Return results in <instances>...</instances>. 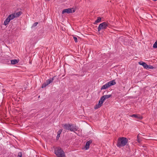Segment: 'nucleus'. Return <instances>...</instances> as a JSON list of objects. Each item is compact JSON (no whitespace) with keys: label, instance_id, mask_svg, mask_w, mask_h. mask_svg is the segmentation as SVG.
<instances>
[{"label":"nucleus","instance_id":"obj_1","mask_svg":"<svg viewBox=\"0 0 157 157\" xmlns=\"http://www.w3.org/2000/svg\"><path fill=\"white\" fill-rule=\"evenodd\" d=\"M128 141V140L126 137H119L117 139V146L119 147H124L127 144Z\"/></svg>","mask_w":157,"mask_h":157},{"label":"nucleus","instance_id":"obj_2","mask_svg":"<svg viewBox=\"0 0 157 157\" xmlns=\"http://www.w3.org/2000/svg\"><path fill=\"white\" fill-rule=\"evenodd\" d=\"M54 153L57 157H66L64 151L59 147H56L55 149Z\"/></svg>","mask_w":157,"mask_h":157},{"label":"nucleus","instance_id":"obj_3","mask_svg":"<svg viewBox=\"0 0 157 157\" xmlns=\"http://www.w3.org/2000/svg\"><path fill=\"white\" fill-rule=\"evenodd\" d=\"M63 127L66 130H70L71 132H74L76 130V128L73 126L72 124H63Z\"/></svg>","mask_w":157,"mask_h":157},{"label":"nucleus","instance_id":"obj_4","mask_svg":"<svg viewBox=\"0 0 157 157\" xmlns=\"http://www.w3.org/2000/svg\"><path fill=\"white\" fill-rule=\"evenodd\" d=\"M109 24L108 22H104L101 23L98 28V31L99 32L101 30H105L109 26Z\"/></svg>","mask_w":157,"mask_h":157},{"label":"nucleus","instance_id":"obj_5","mask_svg":"<svg viewBox=\"0 0 157 157\" xmlns=\"http://www.w3.org/2000/svg\"><path fill=\"white\" fill-rule=\"evenodd\" d=\"M75 11V10L73 8H69L64 9L62 12V13L64 14L65 13H74Z\"/></svg>","mask_w":157,"mask_h":157},{"label":"nucleus","instance_id":"obj_6","mask_svg":"<svg viewBox=\"0 0 157 157\" xmlns=\"http://www.w3.org/2000/svg\"><path fill=\"white\" fill-rule=\"evenodd\" d=\"M130 116L132 117H134L138 120H141L143 118L142 116L138 114H133L131 115Z\"/></svg>","mask_w":157,"mask_h":157},{"label":"nucleus","instance_id":"obj_7","mask_svg":"<svg viewBox=\"0 0 157 157\" xmlns=\"http://www.w3.org/2000/svg\"><path fill=\"white\" fill-rule=\"evenodd\" d=\"M112 96L111 94L105 95H103L101 97V100H102L103 101H105V100L108 99Z\"/></svg>","mask_w":157,"mask_h":157},{"label":"nucleus","instance_id":"obj_8","mask_svg":"<svg viewBox=\"0 0 157 157\" xmlns=\"http://www.w3.org/2000/svg\"><path fill=\"white\" fill-rule=\"evenodd\" d=\"M92 140H90L86 142L85 145V149L86 150H87L89 148L90 145V144L92 143Z\"/></svg>","mask_w":157,"mask_h":157},{"label":"nucleus","instance_id":"obj_9","mask_svg":"<svg viewBox=\"0 0 157 157\" xmlns=\"http://www.w3.org/2000/svg\"><path fill=\"white\" fill-rule=\"evenodd\" d=\"M107 83L109 87L116 84V82L115 81V80H113Z\"/></svg>","mask_w":157,"mask_h":157},{"label":"nucleus","instance_id":"obj_10","mask_svg":"<svg viewBox=\"0 0 157 157\" xmlns=\"http://www.w3.org/2000/svg\"><path fill=\"white\" fill-rule=\"evenodd\" d=\"M139 64L143 66L144 68H145V69H147L148 68V65L146 63L143 61H141L139 62Z\"/></svg>","mask_w":157,"mask_h":157},{"label":"nucleus","instance_id":"obj_11","mask_svg":"<svg viewBox=\"0 0 157 157\" xmlns=\"http://www.w3.org/2000/svg\"><path fill=\"white\" fill-rule=\"evenodd\" d=\"M56 77V76H55L52 78H50L49 79H48V80H47L46 82H45L46 85H47L48 86L49 84L51 83L52 82L53 80H54V78Z\"/></svg>","mask_w":157,"mask_h":157},{"label":"nucleus","instance_id":"obj_12","mask_svg":"<svg viewBox=\"0 0 157 157\" xmlns=\"http://www.w3.org/2000/svg\"><path fill=\"white\" fill-rule=\"evenodd\" d=\"M11 20V19H9L8 18V17L5 20L4 22V25H8L10 21Z\"/></svg>","mask_w":157,"mask_h":157},{"label":"nucleus","instance_id":"obj_13","mask_svg":"<svg viewBox=\"0 0 157 157\" xmlns=\"http://www.w3.org/2000/svg\"><path fill=\"white\" fill-rule=\"evenodd\" d=\"M22 14V12L21 11H19L15 13H14L15 17H18L20 16Z\"/></svg>","mask_w":157,"mask_h":157},{"label":"nucleus","instance_id":"obj_14","mask_svg":"<svg viewBox=\"0 0 157 157\" xmlns=\"http://www.w3.org/2000/svg\"><path fill=\"white\" fill-rule=\"evenodd\" d=\"M101 18L100 17H97V19L95 21L94 24H96L98 23L101 22Z\"/></svg>","mask_w":157,"mask_h":157},{"label":"nucleus","instance_id":"obj_15","mask_svg":"<svg viewBox=\"0 0 157 157\" xmlns=\"http://www.w3.org/2000/svg\"><path fill=\"white\" fill-rule=\"evenodd\" d=\"M18 61L16 59H13L10 60V63L12 64H15L17 63Z\"/></svg>","mask_w":157,"mask_h":157},{"label":"nucleus","instance_id":"obj_16","mask_svg":"<svg viewBox=\"0 0 157 157\" xmlns=\"http://www.w3.org/2000/svg\"><path fill=\"white\" fill-rule=\"evenodd\" d=\"M109 86L106 83L105 85H103L101 88V90H102L103 89H106L108 87H109Z\"/></svg>","mask_w":157,"mask_h":157},{"label":"nucleus","instance_id":"obj_17","mask_svg":"<svg viewBox=\"0 0 157 157\" xmlns=\"http://www.w3.org/2000/svg\"><path fill=\"white\" fill-rule=\"evenodd\" d=\"M8 17V18L11 19V20L15 18V16H14V14H12L9 15Z\"/></svg>","mask_w":157,"mask_h":157},{"label":"nucleus","instance_id":"obj_18","mask_svg":"<svg viewBox=\"0 0 157 157\" xmlns=\"http://www.w3.org/2000/svg\"><path fill=\"white\" fill-rule=\"evenodd\" d=\"M101 106L100 104H97L94 106V108L95 109H97L100 108Z\"/></svg>","mask_w":157,"mask_h":157},{"label":"nucleus","instance_id":"obj_19","mask_svg":"<svg viewBox=\"0 0 157 157\" xmlns=\"http://www.w3.org/2000/svg\"><path fill=\"white\" fill-rule=\"evenodd\" d=\"M104 102V101H103V100H101V98L98 104H100V105H101V106L102 105L103 103Z\"/></svg>","mask_w":157,"mask_h":157},{"label":"nucleus","instance_id":"obj_20","mask_svg":"<svg viewBox=\"0 0 157 157\" xmlns=\"http://www.w3.org/2000/svg\"><path fill=\"white\" fill-rule=\"evenodd\" d=\"M137 142L139 143H140L141 142V140L140 138V137L139 136V134H138L137 135Z\"/></svg>","mask_w":157,"mask_h":157},{"label":"nucleus","instance_id":"obj_21","mask_svg":"<svg viewBox=\"0 0 157 157\" xmlns=\"http://www.w3.org/2000/svg\"><path fill=\"white\" fill-rule=\"evenodd\" d=\"M153 48H157V40L156 41L153 45Z\"/></svg>","mask_w":157,"mask_h":157},{"label":"nucleus","instance_id":"obj_22","mask_svg":"<svg viewBox=\"0 0 157 157\" xmlns=\"http://www.w3.org/2000/svg\"><path fill=\"white\" fill-rule=\"evenodd\" d=\"M47 86V85H46V83L45 82L42 84V86H41V88H44L46 87Z\"/></svg>","mask_w":157,"mask_h":157},{"label":"nucleus","instance_id":"obj_23","mask_svg":"<svg viewBox=\"0 0 157 157\" xmlns=\"http://www.w3.org/2000/svg\"><path fill=\"white\" fill-rule=\"evenodd\" d=\"M63 131V129H59L58 131L57 132V134H59V135H60V134H61L62 131Z\"/></svg>","mask_w":157,"mask_h":157},{"label":"nucleus","instance_id":"obj_24","mask_svg":"<svg viewBox=\"0 0 157 157\" xmlns=\"http://www.w3.org/2000/svg\"><path fill=\"white\" fill-rule=\"evenodd\" d=\"M17 156L19 157H21L22 156V154L21 152H19L17 154Z\"/></svg>","mask_w":157,"mask_h":157},{"label":"nucleus","instance_id":"obj_25","mask_svg":"<svg viewBox=\"0 0 157 157\" xmlns=\"http://www.w3.org/2000/svg\"><path fill=\"white\" fill-rule=\"evenodd\" d=\"M38 24V23L37 22H36L34 23L33 24V25H32V27H35Z\"/></svg>","mask_w":157,"mask_h":157},{"label":"nucleus","instance_id":"obj_26","mask_svg":"<svg viewBox=\"0 0 157 157\" xmlns=\"http://www.w3.org/2000/svg\"><path fill=\"white\" fill-rule=\"evenodd\" d=\"M10 59H6V62L7 63V64H10Z\"/></svg>","mask_w":157,"mask_h":157},{"label":"nucleus","instance_id":"obj_27","mask_svg":"<svg viewBox=\"0 0 157 157\" xmlns=\"http://www.w3.org/2000/svg\"><path fill=\"white\" fill-rule=\"evenodd\" d=\"M148 69H153L154 68V67L151 65H148Z\"/></svg>","mask_w":157,"mask_h":157},{"label":"nucleus","instance_id":"obj_28","mask_svg":"<svg viewBox=\"0 0 157 157\" xmlns=\"http://www.w3.org/2000/svg\"><path fill=\"white\" fill-rule=\"evenodd\" d=\"M73 39L74 40V41H75V42L76 43L78 42V40H77V38L75 37V36H74L73 37Z\"/></svg>","mask_w":157,"mask_h":157},{"label":"nucleus","instance_id":"obj_29","mask_svg":"<svg viewBox=\"0 0 157 157\" xmlns=\"http://www.w3.org/2000/svg\"><path fill=\"white\" fill-rule=\"evenodd\" d=\"M60 137V135L57 134V136H56V139L58 140Z\"/></svg>","mask_w":157,"mask_h":157},{"label":"nucleus","instance_id":"obj_30","mask_svg":"<svg viewBox=\"0 0 157 157\" xmlns=\"http://www.w3.org/2000/svg\"><path fill=\"white\" fill-rule=\"evenodd\" d=\"M5 90V89H3L2 90H3V91H4Z\"/></svg>","mask_w":157,"mask_h":157},{"label":"nucleus","instance_id":"obj_31","mask_svg":"<svg viewBox=\"0 0 157 157\" xmlns=\"http://www.w3.org/2000/svg\"><path fill=\"white\" fill-rule=\"evenodd\" d=\"M153 1H156L157 0H153Z\"/></svg>","mask_w":157,"mask_h":157}]
</instances>
